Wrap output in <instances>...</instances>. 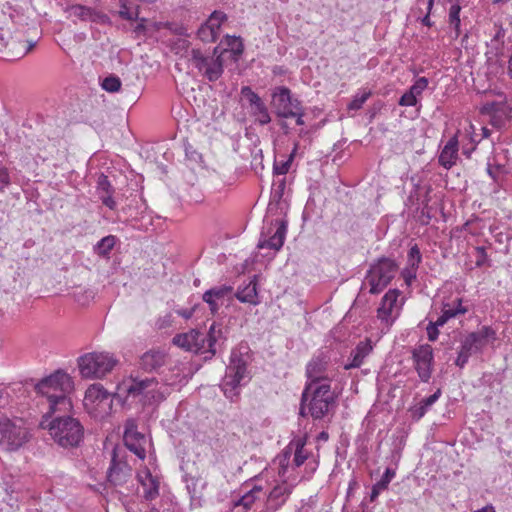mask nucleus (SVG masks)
<instances>
[{"label":"nucleus","instance_id":"nucleus-46","mask_svg":"<svg viewBox=\"0 0 512 512\" xmlns=\"http://www.w3.org/2000/svg\"><path fill=\"white\" fill-rule=\"evenodd\" d=\"M459 307H452L450 304H444L443 307V314L448 318L451 319L458 314H465L467 312V308L462 305V298H458Z\"/></svg>","mask_w":512,"mask_h":512},{"label":"nucleus","instance_id":"nucleus-1","mask_svg":"<svg viewBox=\"0 0 512 512\" xmlns=\"http://www.w3.org/2000/svg\"><path fill=\"white\" fill-rule=\"evenodd\" d=\"M35 389L48 400L47 415L67 413L72 409V402L67 395L73 390V381L67 373L56 371L37 383Z\"/></svg>","mask_w":512,"mask_h":512},{"label":"nucleus","instance_id":"nucleus-58","mask_svg":"<svg viewBox=\"0 0 512 512\" xmlns=\"http://www.w3.org/2000/svg\"><path fill=\"white\" fill-rule=\"evenodd\" d=\"M461 349L465 351L470 356L474 353L479 352V350L476 348L474 343L471 341V339L468 337V335L465 337V339L461 343Z\"/></svg>","mask_w":512,"mask_h":512},{"label":"nucleus","instance_id":"nucleus-20","mask_svg":"<svg viewBox=\"0 0 512 512\" xmlns=\"http://www.w3.org/2000/svg\"><path fill=\"white\" fill-rule=\"evenodd\" d=\"M458 157V140L454 136L448 140L444 148L442 149L438 162L441 166L446 169H450L456 162Z\"/></svg>","mask_w":512,"mask_h":512},{"label":"nucleus","instance_id":"nucleus-62","mask_svg":"<svg viewBox=\"0 0 512 512\" xmlns=\"http://www.w3.org/2000/svg\"><path fill=\"white\" fill-rule=\"evenodd\" d=\"M305 115V111L303 106L300 104L296 109L292 110V117L296 118L297 125H304L303 116Z\"/></svg>","mask_w":512,"mask_h":512},{"label":"nucleus","instance_id":"nucleus-30","mask_svg":"<svg viewBox=\"0 0 512 512\" xmlns=\"http://www.w3.org/2000/svg\"><path fill=\"white\" fill-rule=\"evenodd\" d=\"M285 492L286 488L282 486H276L271 490L267 499V509L270 512L276 511L285 502Z\"/></svg>","mask_w":512,"mask_h":512},{"label":"nucleus","instance_id":"nucleus-6","mask_svg":"<svg viewBox=\"0 0 512 512\" xmlns=\"http://www.w3.org/2000/svg\"><path fill=\"white\" fill-rule=\"evenodd\" d=\"M312 385L311 389H309L307 408L309 415L314 420H320L336 405V396L331 390L329 382L320 385Z\"/></svg>","mask_w":512,"mask_h":512},{"label":"nucleus","instance_id":"nucleus-61","mask_svg":"<svg viewBox=\"0 0 512 512\" xmlns=\"http://www.w3.org/2000/svg\"><path fill=\"white\" fill-rule=\"evenodd\" d=\"M416 271L417 269H413L410 266L406 267L402 271V276L408 285H410L411 282L416 279Z\"/></svg>","mask_w":512,"mask_h":512},{"label":"nucleus","instance_id":"nucleus-63","mask_svg":"<svg viewBox=\"0 0 512 512\" xmlns=\"http://www.w3.org/2000/svg\"><path fill=\"white\" fill-rule=\"evenodd\" d=\"M112 194L113 193L102 194L100 195V199L105 206H107L110 209H115L116 202L113 199Z\"/></svg>","mask_w":512,"mask_h":512},{"label":"nucleus","instance_id":"nucleus-56","mask_svg":"<svg viewBox=\"0 0 512 512\" xmlns=\"http://www.w3.org/2000/svg\"><path fill=\"white\" fill-rule=\"evenodd\" d=\"M476 250V253H477V259H476V266L477 267H482L484 265H488L490 266V264L488 263V256H487V253H486V250L483 246H478L475 248Z\"/></svg>","mask_w":512,"mask_h":512},{"label":"nucleus","instance_id":"nucleus-64","mask_svg":"<svg viewBox=\"0 0 512 512\" xmlns=\"http://www.w3.org/2000/svg\"><path fill=\"white\" fill-rule=\"evenodd\" d=\"M470 355L467 354L465 351L460 349L457 359L455 361V364L459 366L460 368L464 367V365L468 362Z\"/></svg>","mask_w":512,"mask_h":512},{"label":"nucleus","instance_id":"nucleus-43","mask_svg":"<svg viewBox=\"0 0 512 512\" xmlns=\"http://www.w3.org/2000/svg\"><path fill=\"white\" fill-rule=\"evenodd\" d=\"M101 86L105 91L115 93L121 88V80L115 75H110L103 79Z\"/></svg>","mask_w":512,"mask_h":512},{"label":"nucleus","instance_id":"nucleus-45","mask_svg":"<svg viewBox=\"0 0 512 512\" xmlns=\"http://www.w3.org/2000/svg\"><path fill=\"white\" fill-rule=\"evenodd\" d=\"M422 261V255L420 252L419 247L415 244L412 246L408 252V266H410L413 269H418L419 264Z\"/></svg>","mask_w":512,"mask_h":512},{"label":"nucleus","instance_id":"nucleus-17","mask_svg":"<svg viewBox=\"0 0 512 512\" xmlns=\"http://www.w3.org/2000/svg\"><path fill=\"white\" fill-rule=\"evenodd\" d=\"M372 351L371 341L366 339L365 341H360L356 347L351 351L349 362L344 365L345 370H350L354 368H359L364 359L370 354Z\"/></svg>","mask_w":512,"mask_h":512},{"label":"nucleus","instance_id":"nucleus-21","mask_svg":"<svg viewBox=\"0 0 512 512\" xmlns=\"http://www.w3.org/2000/svg\"><path fill=\"white\" fill-rule=\"evenodd\" d=\"M85 399L98 404H106L109 408L112 406V394L108 392L101 384L91 385L85 393Z\"/></svg>","mask_w":512,"mask_h":512},{"label":"nucleus","instance_id":"nucleus-59","mask_svg":"<svg viewBox=\"0 0 512 512\" xmlns=\"http://www.w3.org/2000/svg\"><path fill=\"white\" fill-rule=\"evenodd\" d=\"M10 184V176L7 168H0V192H3L5 188Z\"/></svg>","mask_w":512,"mask_h":512},{"label":"nucleus","instance_id":"nucleus-53","mask_svg":"<svg viewBox=\"0 0 512 512\" xmlns=\"http://www.w3.org/2000/svg\"><path fill=\"white\" fill-rule=\"evenodd\" d=\"M427 86L428 79L426 77H420L415 81L409 90L417 97L427 88Z\"/></svg>","mask_w":512,"mask_h":512},{"label":"nucleus","instance_id":"nucleus-5","mask_svg":"<svg viewBox=\"0 0 512 512\" xmlns=\"http://www.w3.org/2000/svg\"><path fill=\"white\" fill-rule=\"evenodd\" d=\"M247 372V362L238 350H232L230 363L226 368V375L223 379L222 390L226 398L236 401L239 396V386Z\"/></svg>","mask_w":512,"mask_h":512},{"label":"nucleus","instance_id":"nucleus-24","mask_svg":"<svg viewBox=\"0 0 512 512\" xmlns=\"http://www.w3.org/2000/svg\"><path fill=\"white\" fill-rule=\"evenodd\" d=\"M156 378H146V379H138L134 378L131 380V383L126 386V392L128 396L137 397L143 395L148 388L157 385Z\"/></svg>","mask_w":512,"mask_h":512},{"label":"nucleus","instance_id":"nucleus-40","mask_svg":"<svg viewBox=\"0 0 512 512\" xmlns=\"http://www.w3.org/2000/svg\"><path fill=\"white\" fill-rule=\"evenodd\" d=\"M118 14L122 19H125V20H129V21L137 20V19H139V6H136L135 10L132 11L130 9V7L128 6L127 1L121 0L120 1V10H119Z\"/></svg>","mask_w":512,"mask_h":512},{"label":"nucleus","instance_id":"nucleus-28","mask_svg":"<svg viewBox=\"0 0 512 512\" xmlns=\"http://www.w3.org/2000/svg\"><path fill=\"white\" fill-rule=\"evenodd\" d=\"M207 485L208 483L200 476L190 479V483L187 484V490L192 501H198V503H200L203 497V491L206 489Z\"/></svg>","mask_w":512,"mask_h":512},{"label":"nucleus","instance_id":"nucleus-2","mask_svg":"<svg viewBox=\"0 0 512 512\" xmlns=\"http://www.w3.org/2000/svg\"><path fill=\"white\" fill-rule=\"evenodd\" d=\"M48 424L52 439L63 448H76L84 439V427L81 422L66 413H56Z\"/></svg>","mask_w":512,"mask_h":512},{"label":"nucleus","instance_id":"nucleus-23","mask_svg":"<svg viewBox=\"0 0 512 512\" xmlns=\"http://www.w3.org/2000/svg\"><path fill=\"white\" fill-rule=\"evenodd\" d=\"M222 339L225 338L223 336L221 325L213 322L209 327L208 332L205 334L206 351L209 353V356H206L205 359H210L216 354V344Z\"/></svg>","mask_w":512,"mask_h":512},{"label":"nucleus","instance_id":"nucleus-44","mask_svg":"<svg viewBox=\"0 0 512 512\" xmlns=\"http://www.w3.org/2000/svg\"><path fill=\"white\" fill-rule=\"evenodd\" d=\"M190 60L199 71H203L210 62L209 58L204 56L199 49H192Z\"/></svg>","mask_w":512,"mask_h":512},{"label":"nucleus","instance_id":"nucleus-13","mask_svg":"<svg viewBox=\"0 0 512 512\" xmlns=\"http://www.w3.org/2000/svg\"><path fill=\"white\" fill-rule=\"evenodd\" d=\"M273 224L276 226V231L268 239L265 238L264 233L261 234L257 245L259 249L269 248L278 251L283 246L287 233V221L277 219Z\"/></svg>","mask_w":512,"mask_h":512},{"label":"nucleus","instance_id":"nucleus-19","mask_svg":"<svg viewBox=\"0 0 512 512\" xmlns=\"http://www.w3.org/2000/svg\"><path fill=\"white\" fill-rule=\"evenodd\" d=\"M67 11L69 12L70 16L77 17L84 21L89 20L92 22L105 23L108 20L106 15L101 14L92 8L79 4L70 6Z\"/></svg>","mask_w":512,"mask_h":512},{"label":"nucleus","instance_id":"nucleus-32","mask_svg":"<svg viewBox=\"0 0 512 512\" xmlns=\"http://www.w3.org/2000/svg\"><path fill=\"white\" fill-rule=\"evenodd\" d=\"M204 76L210 81L218 80L223 73V65L220 57L211 60L208 65L203 69Z\"/></svg>","mask_w":512,"mask_h":512},{"label":"nucleus","instance_id":"nucleus-15","mask_svg":"<svg viewBox=\"0 0 512 512\" xmlns=\"http://www.w3.org/2000/svg\"><path fill=\"white\" fill-rule=\"evenodd\" d=\"M328 361L324 354L314 356L306 366V376L310 380L308 384L320 385L326 378L322 376L327 368Z\"/></svg>","mask_w":512,"mask_h":512},{"label":"nucleus","instance_id":"nucleus-38","mask_svg":"<svg viewBox=\"0 0 512 512\" xmlns=\"http://www.w3.org/2000/svg\"><path fill=\"white\" fill-rule=\"evenodd\" d=\"M253 116L260 125H266L270 123L271 117L264 102L258 103L251 108Z\"/></svg>","mask_w":512,"mask_h":512},{"label":"nucleus","instance_id":"nucleus-50","mask_svg":"<svg viewBox=\"0 0 512 512\" xmlns=\"http://www.w3.org/2000/svg\"><path fill=\"white\" fill-rule=\"evenodd\" d=\"M460 11H461V7L457 4L452 5L449 10V21H450V24L452 26H454L457 35H459Z\"/></svg>","mask_w":512,"mask_h":512},{"label":"nucleus","instance_id":"nucleus-57","mask_svg":"<svg viewBox=\"0 0 512 512\" xmlns=\"http://www.w3.org/2000/svg\"><path fill=\"white\" fill-rule=\"evenodd\" d=\"M398 103L401 106H415L417 103V97L408 90L400 97Z\"/></svg>","mask_w":512,"mask_h":512},{"label":"nucleus","instance_id":"nucleus-29","mask_svg":"<svg viewBox=\"0 0 512 512\" xmlns=\"http://www.w3.org/2000/svg\"><path fill=\"white\" fill-rule=\"evenodd\" d=\"M394 475H395L394 470H392L390 468H387L385 470L381 479L372 486L371 493H370V501L371 502H373L377 499V497L379 496L381 491L386 490L388 488V485L391 482Z\"/></svg>","mask_w":512,"mask_h":512},{"label":"nucleus","instance_id":"nucleus-26","mask_svg":"<svg viewBox=\"0 0 512 512\" xmlns=\"http://www.w3.org/2000/svg\"><path fill=\"white\" fill-rule=\"evenodd\" d=\"M441 390L438 389L434 394L423 399L417 406L411 409L413 419L420 420L427 412V410L439 399Z\"/></svg>","mask_w":512,"mask_h":512},{"label":"nucleus","instance_id":"nucleus-54","mask_svg":"<svg viewBox=\"0 0 512 512\" xmlns=\"http://www.w3.org/2000/svg\"><path fill=\"white\" fill-rule=\"evenodd\" d=\"M313 385H306L303 392H302V395H301V403H300V409H299V414L303 417L307 416L309 414V411L306 412V407H307V404H308V399H309V389H311Z\"/></svg>","mask_w":512,"mask_h":512},{"label":"nucleus","instance_id":"nucleus-14","mask_svg":"<svg viewBox=\"0 0 512 512\" xmlns=\"http://www.w3.org/2000/svg\"><path fill=\"white\" fill-rule=\"evenodd\" d=\"M481 114L490 117L489 123L495 128H502L508 118V111L502 102H488L481 108Z\"/></svg>","mask_w":512,"mask_h":512},{"label":"nucleus","instance_id":"nucleus-27","mask_svg":"<svg viewBox=\"0 0 512 512\" xmlns=\"http://www.w3.org/2000/svg\"><path fill=\"white\" fill-rule=\"evenodd\" d=\"M140 482L144 488L143 497L146 500H153L159 495V482L147 472L145 479L140 478Z\"/></svg>","mask_w":512,"mask_h":512},{"label":"nucleus","instance_id":"nucleus-7","mask_svg":"<svg viewBox=\"0 0 512 512\" xmlns=\"http://www.w3.org/2000/svg\"><path fill=\"white\" fill-rule=\"evenodd\" d=\"M116 362L108 353L91 352L79 357L78 368L84 378H101L113 369Z\"/></svg>","mask_w":512,"mask_h":512},{"label":"nucleus","instance_id":"nucleus-3","mask_svg":"<svg viewBox=\"0 0 512 512\" xmlns=\"http://www.w3.org/2000/svg\"><path fill=\"white\" fill-rule=\"evenodd\" d=\"M30 432L21 419L0 420V450L15 452L30 440Z\"/></svg>","mask_w":512,"mask_h":512},{"label":"nucleus","instance_id":"nucleus-9","mask_svg":"<svg viewBox=\"0 0 512 512\" xmlns=\"http://www.w3.org/2000/svg\"><path fill=\"white\" fill-rule=\"evenodd\" d=\"M301 102L292 98L289 88L280 86L272 93L271 107L280 118H292V110L296 109Z\"/></svg>","mask_w":512,"mask_h":512},{"label":"nucleus","instance_id":"nucleus-36","mask_svg":"<svg viewBox=\"0 0 512 512\" xmlns=\"http://www.w3.org/2000/svg\"><path fill=\"white\" fill-rule=\"evenodd\" d=\"M262 492L261 486H254L250 491L246 492L237 502L235 506H243L245 509H250L254 502L258 499V494Z\"/></svg>","mask_w":512,"mask_h":512},{"label":"nucleus","instance_id":"nucleus-4","mask_svg":"<svg viewBox=\"0 0 512 512\" xmlns=\"http://www.w3.org/2000/svg\"><path fill=\"white\" fill-rule=\"evenodd\" d=\"M398 265L395 260L389 257H381L373 263L365 277V281L369 284V293H381L395 277Z\"/></svg>","mask_w":512,"mask_h":512},{"label":"nucleus","instance_id":"nucleus-18","mask_svg":"<svg viewBox=\"0 0 512 512\" xmlns=\"http://www.w3.org/2000/svg\"><path fill=\"white\" fill-rule=\"evenodd\" d=\"M398 296L399 291L396 289H391L384 295L380 307L377 309V317L381 321H384L387 324L393 322L392 310L395 306Z\"/></svg>","mask_w":512,"mask_h":512},{"label":"nucleus","instance_id":"nucleus-60","mask_svg":"<svg viewBox=\"0 0 512 512\" xmlns=\"http://www.w3.org/2000/svg\"><path fill=\"white\" fill-rule=\"evenodd\" d=\"M438 327L436 324H434L433 322H430L426 328L427 330V336H428V339L429 341H436L437 338H438V335H439V330H438Z\"/></svg>","mask_w":512,"mask_h":512},{"label":"nucleus","instance_id":"nucleus-51","mask_svg":"<svg viewBox=\"0 0 512 512\" xmlns=\"http://www.w3.org/2000/svg\"><path fill=\"white\" fill-rule=\"evenodd\" d=\"M189 333L177 334L173 338V344L186 349L187 351H192L191 342L189 339Z\"/></svg>","mask_w":512,"mask_h":512},{"label":"nucleus","instance_id":"nucleus-11","mask_svg":"<svg viewBox=\"0 0 512 512\" xmlns=\"http://www.w3.org/2000/svg\"><path fill=\"white\" fill-rule=\"evenodd\" d=\"M233 287L228 285H220L207 290L203 294V301L209 306L212 314H216L226 298H230Z\"/></svg>","mask_w":512,"mask_h":512},{"label":"nucleus","instance_id":"nucleus-49","mask_svg":"<svg viewBox=\"0 0 512 512\" xmlns=\"http://www.w3.org/2000/svg\"><path fill=\"white\" fill-rule=\"evenodd\" d=\"M226 44L228 47H230V49L233 51L234 54L241 55L243 53L244 46H243V43H242L240 37L227 35L226 36Z\"/></svg>","mask_w":512,"mask_h":512},{"label":"nucleus","instance_id":"nucleus-34","mask_svg":"<svg viewBox=\"0 0 512 512\" xmlns=\"http://www.w3.org/2000/svg\"><path fill=\"white\" fill-rule=\"evenodd\" d=\"M188 333L190 336L189 339L191 342L192 351L195 353H207L205 334L195 329L189 331Z\"/></svg>","mask_w":512,"mask_h":512},{"label":"nucleus","instance_id":"nucleus-8","mask_svg":"<svg viewBox=\"0 0 512 512\" xmlns=\"http://www.w3.org/2000/svg\"><path fill=\"white\" fill-rule=\"evenodd\" d=\"M412 359L414 368L422 382H429L434 364L433 348L429 344H423L413 349Z\"/></svg>","mask_w":512,"mask_h":512},{"label":"nucleus","instance_id":"nucleus-52","mask_svg":"<svg viewBox=\"0 0 512 512\" xmlns=\"http://www.w3.org/2000/svg\"><path fill=\"white\" fill-rule=\"evenodd\" d=\"M292 157L293 153L291 154L290 158L287 159L286 161H282L281 163L275 161L273 165V173L275 175H285L291 166Z\"/></svg>","mask_w":512,"mask_h":512},{"label":"nucleus","instance_id":"nucleus-48","mask_svg":"<svg viewBox=\"0 0 512 512\" xmlns=\"http://www.w3.org/2000/svg\"><path fill=\"white\" fill-rule=\"evenodd\" d=\"M241 95L248 101L251 108L258 103L263 102L259 95L255 93L249 86H244L241 88Z\"/></svg>","mask_w":512,"mask_h":512},{"label":"nucleus","instance_id":"nucleus-41","mask_svg":"<svg viewBox=\"0 0 512 512\" xmlns=\"http://www.w3.org/2000/svg\"><path fill=\"white\" fill-rule=\"evenodd\" d=\"M295 446H296V449H295L293 462H294L295 466L300 467L302 464H304V462L306 461V459L308 457L307 453H305V451H304L305 440L301 439V438L297 439L295 441Z\"/></svg>","mask_w":512,"mask_h":512},{"label":"nucleus","instance_id":"nucleus-55","mask_svg":"<svg viewBox=\"0 0 512 512\" xmlns=\"http://www.w3.org/2000/svg\"><path fill=\"white\" fill-rule=\"evenodd\" d=\"M370 92L364 93L362 95H357L354 97V99L349 103L348 109L350 110H358L362 107V105L366 102V100L369 98Z\"/></svg>","mask_w":512,"mask_h":512},{"label":"nucleus","instance_id":"nucleus-10","mask_svg":"<svg viewBox=\"0 0 512 512\" xmlns=\"http://www.w3.org/2000/svg\"><path fill=\"white\" fill-rule=\"evenodd\" d=\"M131 476L132 468L126 462L117 460L116 449H114L107 474L108 482L114 487H122L129 481Z\"/></svg>","mask_w":512,"mask_h":512},{"label":"nucleus","instance_id":"nucleus-35","mask_svg":"<svg viewBox=\"0 0 512 512\" xmlns=\"http://www.w3.org/2000/svg\"><path fill=\"white\" fill-rule=\"evenodd\" d=\"M125 446L133 452L139 459L144 460L146 457L145 443L138 440H133L129 435H123Z\"/></svg>","mask_w":512,"mask_h":512},{"label":"nucleus","instance_id":"nucleus-39","mask_svg":"<svg viewBox=\"0 0 512 512\" xmlns=\"http://www.w3.org/2000/svg\"><path fill=\"white\" fill-rule=\"evenodd\" d=\"M226 19L227 16L224 12L216 10L212 12L204 24L209 25L210 28H213V30L219 34L220 27Z\"/></svg>","mask_w":512,"mask_h":512},{"label":"nucleus","instance_id":"nucleus-37","mask_svg":"<svg viewBox=\"0 0 512 512\" xmlns=\"http://www.w3.org/2000/svg\"><path fill=\"white\" fill-rule=\"evenodd\" d=\"M129 435L135 441L146 442V437L138 431V424L135 418H128L124 423V434Z\"/></svg>","mask_w":512,"mask_h":512},{"label":"nucleus","instance_id":"nucleus-12","mask_svg":"<svg viewBox=\"0 0 512 512\" xmlns=\"http://www.w3.org/2000/svg\"><path fill=\"white\" fill-rule=\"evenodd\" d=\"M167 360L168 355L165 351L150 349L140 357L139 365L145 372H158L160 368L166 365Z\"/></svg>","mask_w":512,"mask_h":512},{"label":"nucleus","instance_id":"nucleus-16","mask_svg":"<svg viewBox=\"0 0 512 512\" xmlns=\"http://www.w3.org/2000/svg\"><path fill=\"white\" fill-rule=\"evenodd\" d=\"M18 45H21L24 48L23 55H25L33 49L35 43H29L27 41L13 37L11 35V27L8 25L0 26V50L5 48H10L12 50Z\"/></svg>","mask_w":512,"mask_h":512},{"label":"nucleus","instance_id":"nucleus-47","mask_svg":"<svg viewBox=\"0 0 512 512\" xmlns=\"http://www.w3.org/2000/svg\"><path fill=\"white\" fill-rule=\"evenodd\" d=\"M97 191L99 195L114 193V188L112 187L108 177L103 173L98 176L97 180Z\"/></svg>","mask_w":512,"mask_h":512},{"label":"nucleus","instance_id":"nucleus-22","mask_svg":"<svg viewBox=\"0 0 512 512\" xmlns=\"http://www.w3.org/2000/svg\"><path fill=\"white\" fill-rule=\"evenodd\" d=\"M235 297L242 303L257 305L259 303L257 292V277L253 276L248 284H246L243 288H239L235 294Z\"/></svg>","mask_w":512,"mask_h":512},{"label":"nucleus","instance_id":"nucleus-42","mask_svg":"<svg viewBox=\"0 0 512 512\" xmlns=\"http://www.w3.org/2000/svg\"><path fill=\"white\" fill-rule=\"evenodd\" d=\"M199 39L203 42H215L219 36L209 25L202 24L197 31Z\"/></svg>","mask_w":512,"mask_h":512},{"label":"nucleus","instance_id":"nucleus-25","mask_svg":"<svg viewBox=\"0 0 512 512\" xmlns=\"http://www.w3.org/2000/svg\"><path fill=\"white\" fill-rule=\"evenodd\" d=\"M496 333L490 326H483L479 331L468 334V337L480 351L486 344L488 339H495Z\"/></svg>","mask_w":512,"mask_h":512},{"label":"nucleus","instance_id":"nucleus-31","mask_svg":"<svg viewBox=\"0 0 512 512\" xmlns=\"http://www.w3.org/2000/svg\"><path fill=\"white\" fill-rule=\"evenodd\" d=\"M496 32L491 39L490 43L488 44V47L490 49V53L494 55H498L502 53L503 47H504V38L506 34V30L502 27V25L495 24Z\"/></svg>","mask_w":512,"mask_h":512},{"label":"nucleus","instance_id":"nucleus-33","mask_svg":"<svg viewBox=\"0 0 512 512\" xmlns=\"http://www.w3.org/2000/svg\"><path fill=\"white\" fill-rule=\"evenodd\" d=\"M115 244L116 237L113 235H108L97 242V244L94 246V252L98 256L106 257L114 248Z\"/></svg>","mask_w":512,"mask_h":512}]
</instances>
